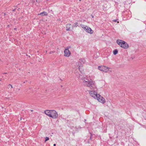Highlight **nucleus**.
Returning a JSON list of instances; mask_svg holds the SVG:
<instances>
[{
    "instance_id": "obj_1",
    "label": "nucleus",
    "mask_w": 146,
    "mask_h": 146,
    "mask_svg": "<svg viewBox=\"0 0 146 146\" xmlns=\"http://www.w3.org/2000/svg\"><path fill=\"white\" fill-rule=\"evenodd\" d=\"M44 112L46 114L52 118L56 119L58 117V114L55 110H46Z\"/></svg>"
},
{
    "instance_id": "obj_2",
    "label": "nucleus",
    "mask_w": 146,
    "mask_h": 146,
    "mask_svg": "<svg viewBox=\"0 0 146 146\" xmlns=\"http://www.w3.org/2000/svg\"><path fill=\"white\" fill-rule=\"evenodd\" d=\"M83 83L84 85L89 87L91 89H94V82L90 80H89L86 79V80H84L83 81Z\"/></svg>"
},
{
    "instance_id": "obj_3",
    "label": "nucleus",
    "mask_w": 146,
    "mask_h": 146,
    "mask_svg": "<svg viewBox=\"0 0 146 146\" xmlns=\"http://www.w3.org/2000/svg\"><path fill=\"white\" fill-rule=\"evenodd\" d=\"M117 43L121 47L124 49H127L129 47V45L127 42L125 41L120 40H117Z\"/></svg>"
},
{
    "instance_id": "obj_4",
    "label": "nucleus",
    "mask_w": 146,
    "mask_h": 146,
    "mask_svg": "<svg viewBox=\"0 0 146 146\" xmlns=\"http://www.w3.org/2000/svg\"><path fill=\"white\" fill-rule=\"evenodd\" d=\"M98 69L104 72H107L108 71L110 68L108 67H107L106 66H99L98 67Z\"/></svg>"
},
{
    "instance_id": "obj_5",
    "label": "nucleus",
    "mask_w": 146,
    "mask_h": 146,
    "mask_svg": "<svg viewBox=\"0 0 146 146\" xmlns=\"http://www.w3.org/2000/svg\"><path fill=\"white\" fill-rule=\"evenodd\" d=\"M89 93L91 96L95 99H96L99 95V94H97L96 92L93 91H90L89 92Z\"/></svg>"
},
{
    "instance_id": "obj_6",
    "label": "nucleus",
    "mask_w": 146,
    "mask_h": 146,
    "mask_svg": "<svg viewBox=\"0 0 146 146\" xmlns=\"http://www.w3.org/2000/svg\"><path fill=\"white\" fill-rule=\"evenodd\" d=\"M96 99H97L99 102L103 103H104L106 102L105 99L102 96H101L99 94L98 96V97L96 98Z\"/></svg>"
},
{
    "instance_id": "obj_7",
    "label": "nucleus",
    "mask_w": 146,
    "mask_h": 146,
    "mask_svg": "<svg viewBox=\"0 0 146 146\" xmlns=\"http://www.w3.org/2000/svg\"><path fill=\"white\" fill-rule=\"evenodd\" d=\"M68 48H67L64 51V56L66 57H69L71 54V52L68 49Z\"/></svg>"
},
{
    "instance_id": "obj_8",
    "label": "nucleus",
    "mask_w": 146,
    "mask_h": 146,
    "mask_svg": "<svg viewBox=\"0 0 146 146\" xmlns=\"http://www.w3.org/2000/svg\"><path fill=\"white\" fill-rule=\"evenodd\" d=\"M84 30H85L86 32L90 34H92L93 33V31L91 29V28L87 26L86 27Z\"/></svg>"
},
{
    "instance_id": "obj_9",
    "label": "nucleus",
    "mask_w": 146,
    "mask_h": 146,
    "mask_svg": "<svg viewBox=\"0 0 146 146\" xmlns=\"http://www.w3.org/2000/svg\"><path fill=\"white\" fill-rule=\"evenodd\" d=\"M72 25L70 24H67L66 26V30L67 31L70 30V29Z\"/></svg>"
},
{
    "instance_id": "obj_10",
    "label": "nucleus",
    "mask_w": 146,
    "mask_h": 146,
    "mask_svg": "<svg viewBox=\"0 0 146 146\" xmlns=\"http://www.w3.org/2000/svg\"><path fill=\"white\" fill-rule=\"evenodd\" d=\"M48 15V13L47 12L43 11L42 12L40 13V14H38V15H41L42 16H46Z\"/></svg>"
},
{
    "instance_id": "obj_11",
    "label": "nucleus",
    "mask_w": 146,
    "mask_h": 146,
    "mask_svg": "<svg viewBox=\"0 0 146 146\" xmlns=\"http://www.w3.org/2000/svg\"><path fill=\"white\" fill-rule=\"evenodd\" d=\"M78 26V24L77 22L75 23H74V25L72 26V27H76Z\"/></svg>"
},
{
    "instance_id": "obj_12",
    "label": "nucleus",
    "mask_w": 146,
    "mask_h": 146,
    "mask_svg": "<svg viewBox=\"0 0 146 146\" xmlns=\"http://www.w3.org/2000/svg\"><path fill=\"white\" fill-rule=\"evenodd\" d=\"M118 50L117 49H115L113 51V54L114 55H116L117 54Z\"/></svg>"
},
{
    "instance_id": "obj_13",
    "label": "nucleus",
    "mask_w": 146,
    "mask_h": 146,
    "mask_svg": "<svg viewBox=\"0 0 146 146\" xmlns=\"http://www.w3.org/2000/svg\"><path fill=\"white\" fill-rule=\"evenodd\" d=\"M80 26L81 27H82L83 28H84V30L85 29L86 27H87L86 26H85L83 25H82V24H81L80 25Z\"/></svg>"
},
{
    "instance_id": "obj_14",
    "label": "nucleus",
    "mask_w": 146,
    "mask_h": 146,
    "mask_svg": "<svg viewBox=\"0 0 146 146\" xmlns=\"http://www.w3.org/2000/svg\"><path fill=\"white\" fill-rule=\"evenodd\" d=\"M13 88V86L12 85L10 84H9L8 85V89L10 88V89H11V88Z\"/></svg>"
},
{
    "instance_id": "obj_15",
    "label": "nucleus",
    "mask_w": 146,
    "mask_h": 146,
    "mask_svg": "<svg viewBox=\"0 0 146 146\" xmlns=\"http://www.w3.org/2000/svg\"><path fill=\"white\" fill-rule=\"evenodd\" d=\"M45 142H46V141L48 140L49 139V138L48 137H46L45 138Z\"/></svg>"
},
{
    "instance_id": "obj_16",
    "label": "nucleus",
    "mask_w": 146,
    "mask_h": 146,
    "mask_svg": "<svg viewBox=\"0 0 146 146\" xmlns=\"http://www.w3.org/2000/svg\"><path fill=\"white\" fill-rule=\"evenodd\" d=\"M90 139L91 140L92 139V134L91 133H90Z\"/></svg>"
},
{
    "instance_id": "obj_17",
    "label": "nucleus",
    "mask_w": 146,
    "mask_h": 146,
    "mask_svg": "<svg viewBox=\"0 0 146 146\" xmlns=\"http://www.w3.org/2000/svg\"><path fill=\"white\" fill-rule=\"evenodd\" d=\"M79 70L80 71V72H82V71L81 70H82L81 69V66H79Z\"/></svg>"
},
{
    "instance_id": "obj_18",
    "label": "nucleus",
    "mask_w": 146,
    "mask_h": 146,
    "mask_svg": "<svg viewBox=\"0 0 146 146\" xmlns=\"http://www.w3.org/2000/svg\"><path fill=\"white\" fill-rule=\"evenodd\" d=\"M113 22H116L117 21V20H113Z\"/></svg>"
},
{
    "instance_id": "obj_19",
    "label": "nucleus",
    "mask_w": 146,
    "mask_h": 146,
    "mask_svg": "<svg viewBox=\"0 0 146 146\" xmlns=\"http://www.w3.org/2000/svg\"><path fill=\"white\" fill-rule=\"evenodd\" d=\"M2 13L4 14V16H5L6 15V13Z\"/></svg>"
},
{
    "instance_id": "obj_20",
    "label": "nucleus",
    "mask_w": 146,
    "mask_h": 146,
    "mask_svg": "<svg viewBox=\"0 0 146 146\" xmlns=\"http://www.w3.org/2000/svg\"><path fill=\"white\" fill-rule=\"evenodd\" d=\"M15 9H13V10L12 11H15Z\"/></svg>"
},
{
    "instance_id": "obj_21",
    "label": "nucleus",
    "mask_w": 146,
    "mask_h": 146,
    "mask_svg": "<svg viewBox=\"0 0 146 146\" xmlns=\"http://www.w3.org/2000/svg\"><path fill=\"white\" fill-rule=\"evenodd\" d=\"M53 146H56V144H54V145H53Z\"/></svg>"
},
{
    "instance_id": "obj_22",
    "label": "nucleus",
    "mask_w": 146,
    "mask_h": 146,
    "mask_svg": "<svg viewBox=\"0 0 146 146\" xmlns=\"http://www.w3.org/2000/svg\"><path fill=\"white\" fill-rule=\"evenodd\" d=\"M22 119V117H20V120H21Z\"/></svg>"
},
{
    "instance_id": "obj_23",
    "label": "nucleus",
    "mask_w": 146,
    "mask_h": 146,
    "mask_svg": "<svg viewBox=\"0 0 146 146\" xmlns=\"http://www.w3.org/2000/svg\"><path fill=\"white\" fill-rule=\"evenodd\" d=\"M91 16L92 18L94 17V16L92 15H91Z\"/></svg>"
},
{
    "instance_id": "obj_24",
    "label": "nucleus",
    "mask_w": 146,
    "mask_h": 146,
    "mask_svg": "<svg viewBox=\"0 0 146 146\" xmlns=\"http://www.w3.org/2000/svg\"><path fill=\"white\" fill-rule=\"evenodd\" d=\"M52 52V51L50 52V54H51Z\"/></svg>"
},
{
    "instance_id": "obj_25",
    "label": "nucleus",
    "mask_w": 146,
    "mask_h": 146,
    "mask_svg": "<svg viewBox=\"0 0 146 146\" xmlns=\"http://www.w3.org/2000/svg\"><path fill=\"white\" fill-rule=\"evenodd\" d=\"M7 73H3V74H7Z\"/></svg>"
},
{
    "instance_id": "obj_26",
    "label": "nucleus",
    "mask_w": 146,
    "mask_h": 146,
    "mask_svg": "<svg viewBox=\"0 0 146 146\" xmlns=\"http://www.w3.org/2000/svg\"><path fill=\"white\" fill-rule=\"evenodd\" d=\"M23 83H25V82H23Z\"/></svg>"
},
{
    "instance_id": "obj_27",
    "label": "nucleus",
    "mask_w": 146,
    "mask_h": 146,
    "mask_svg": "<svg viewBox=\"0 0 146 146\" xmlns=\"http://www.w3.org/2000/svg\"><path fill=\"white\" fill-rule=\"evenodd\" d=\"M1 79L0 80V81H1Z\"/></svg>"
},
{
    "instance_id": "obj_28",
    "label": "nucleus",
    "mask_w": 146,
    "mask_h": 146,
    "mask_svg": "<svg viewBox=\"0 0 146 146\" xmlns=\"http://www.w3.org/2000/svg\"><path fill=\"white\" fill-rule=\"evenodd\" d=\"M84 61H83V62H84L85 60H84Z\"/></svg>"
},
{
    "instance_id": "obj_29",
    "label": "nucleus",
    "mask_w": 146,
    "mask_h": 146,
    "mask_svg": "<svg viewBox=\"0 0 146 146\" xmlns=\"http://www.w3.org/2000/svg\"><path fill=\"white\" fill-rule=\"evenodd\" d=\"M16 29V28H15L14 29H15H15Z\"/></svg>"
},
{
    "instance_id": "obj_30",
    "label": "nucleus",
    "mask_w": 146,
    "mask_h": 146,
    "mask_svg": "<svg viewBox=\"0 0 146 146\" xmlns=\"http://www.w3.org/2000/svg\"><path fill=\"white\" fill-rule=\"evenodd\" d=\"M69 47V48H70V46H69V47Z\"/></svg>"
},
{
    "instance_id": "obj_31",
    "label": "nucleus",
    "mask_w": 146,
    "mask_h": 146,
    "mask_svg": "<svg viewBox=\"0 0 146 146\" xmlns=\"http://www.w3.org/2000/svg\"><path fill=\"white\" fill-rule=\"evenodd\" d=\"M32 1H33V0H32Z\"/></svg>"
}]
</instances>
